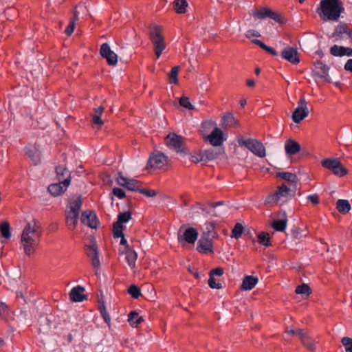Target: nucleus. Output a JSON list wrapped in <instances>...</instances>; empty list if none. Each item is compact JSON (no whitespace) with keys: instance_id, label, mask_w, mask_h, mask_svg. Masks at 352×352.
Masks as SVG:
<instances>
[{"instance_id":"1","label":"nucleus","mask_w":352,"mask_h":352,"mask_svg":"<svg viewBox=\"0 0 352 352\" xmlns=\"http://www.w3.org/2000/svg\"><path fill=\"white\" fill-rule=\"evenodd\" d=\"M42 232L40 223L34 219L25 226L21 236V245L26 256H31L35 254L40 244Z\"/></svg>"},{"instance_id":"2","label":"nucleus","mask_w":352,"mask_h":352,"mask_svg":"<svg viewBox=\"0 0 352 352\" xmlns=\"http://www.w3.org/2000/svg\"><path fill=\"white\" fill-rule=\"evenodd\" d=\"M322 12L325 20L336 21L344 11L340 0H322L320 2Z\"/></svg>"},{"instance_id":"3","label":"nucleus","mask_w":352,"mask_h":352,"mask_svg":"<svg viewBox=\"0 0 352 352\" xmlns=\"http://www.w3.org/2000/svg\"><path fill=\"white\" fill-rule=\"evenodd\" d=\"M149 38L153 45L155 54L157 58H159L166 48V43L162 27L157 25L151 26Z\"/></svg>"},{"instance_id":"4","label":"nucleus","mask_w":352,"mask_h":352,"mask_svg":"<svg viewBox=\"0 0 352 352\" xmlns=\"http://www.w3.org/2000/svg\"><path fill=\"white\" fill-rule=\"evenodd\" d=\"M323 168L331 170L338 177H343L348 173V170L338 158H326L321 162Z\"/></svg>"},{"instance_id":"5","label":"nucleus","mask_w":352,"mask_h":352,"mask_svg":"<svg viewBox=\"0 0 352 352\" xmlns=\"http://www.w3.org/2000/svg\"><path fill=\"white\" fill-rule=\"evenodd\" d=\"M238 142L240 146H244L252 153L259 157H263L266 155L264 145L260 141H258L256 139L241 138Z\"/></svg>"},{"instance_id":"6","label":"nucleus","mask_w":352,"mask_h":352,"mask_svg":"<svg viewBox=\"0 0 352 352\" xmlns=\"http://www.w3.org/2000/svg\"><path fill=\"white\" fill-rule=\"evenodd\" d=\"M290 192V188L285 184H282L277 189L270 193L266 197L265 203L271 206L278 204V201L286 199Z\"/></svg>"},{"instance_id":"7","label":"nucleus","mask_w":352,"mask_h":352,"mask_svg":"<svg viewBox=\"0 0 352 352\" xmlns=\"http://www.w3.org/2000/svg\"><path fill=\"white\" fill-rule=\"evenodd\" d=\"M164 142L168 148L175 151L177 153H186L184 142L182 136L177 135L174 133H169L165 138Z\"/></svg>"},{"instance_id":"8","label":"nucleus","mask_w":352,"mask_h":352,"mask_svg":"<svg viewBox=\"0 0 352 352\" xmlns=\"http://www.w3.org/2000/svg\"><path fill=\"white\" fill-rule=\"evenodd\" d=\"M132 217V213L130 211L121 212L118 215V220L113 225V234L114 238H119L122 236V232L125 228L123 223H127Z\"/></svg>"},{"instance_id":"9","label":"nucleus","mask_w":352,"mask_h":352,"mask_svg":"<svg viewBox=\"0 0 352 352\" xmlns=\"http://www.w3.org/2000/svg\"><path fill=\"white\" fill-rule=\"evenodd\" d=\"M309 114L307 102L304 98L298 102V107L295 109L292 115L293 121L295 123H300Z\"/></svg>"},{"instance_id":"10","label":"nucleus","mask_w":352,"mask_h":352,"mask_svg":"<svg viewBox=\"0 0 352 352\" xmlns=\"http://www.w3.org/2000/svg\"><path fill=\"white\" fill-rule=\"evenodd\" d=\"M168 164V157L164 153L157 152L152 154L148 160V166L152 168H162Z\"/></svg>"},{"instance_id":"11","label":"nucleus","mask_w":352,"mask_h":352,"mask_svg":"<svg viewBox=\"0 0 352 352\" xmlns=\"http://www.w3.org/2000/svg\"><path fill=\"white\" fill-rule=\"evenodd\" d=\"M117 182L120 186L131 191L139 192V190H140V187L142 186L140 182L133 179L126 178L122 175H119L118 177Z\"/></svg>"},{"instance_id":"12","label":"nucleus","mask_w":352,"mask_h":352,"mask_svg":"<svg viewBox=\"0 0 352 352\" xmlns=\"http://www.w3.org/2000/svg\"><path fill=\"white\" fill-rule=\"evenodd\" d=\"M100 54L101 56L107 60L109 65H115L118 62V56L113 52L107 43H103L100 46Z\"/></svg>"},{"instance_id":"13","label":"nucleus","mask_w":352,"mask_h":352,"mask_svg":"<svg viewBox=\"0 0 352 352\" xmlns=\"http://www.w3.org/2000/svg\"><path fill=\"white\" fill-rule=\"evenodd\" d=\"M197 250L201 254L213 252V239L201 236L197 243Z\"/></svg>"},{"instance_id":"14","label":"nucleus","mask_w":352,"mask_h":352,"mask_svg":"<svg viewBox=\"0 0 352 352\" xmlns=\"http://www.w3.org/2000/svg\"><path fill=\"white\" fill-rule=\"evenodd\" d=\"M182 226L178 232V241H184L188 243L193 244L197 239L198 232L193 228H187L182 235L180 234L181 230L183 228Z\"/></svg>"},{"instance_id":"15","label":"nucleus","mask_w":352,"mask_h":352,"mask_svg":"<svg viewBox=\"0 0 352 352\" xmlns=\"http://www.w3.org/2000/svg\"><path fill=\"white\" fill-rule=\"evenodd\" d=\"M87 254L91 259V265L97 271L100 265L97 245L95 243H93L90 245H87Z\"/></svg>"},{"instance_id":"16","label":"nucleus","mask_w":352,"mask_h":352,"mask_svg":"<svg viewBox=\"0 0 352 352\" xmlns=\"http://www.w3.org/2000/svg\"><path fill=\"white\" fill-rule=\"evenodd\" d=\"M281 56L292 64L297 65L300 63L298 52L293 47H285L281 52Z\"/></svg>"},{"instance_id":"17","label":"nucleus","mask_w":352,"mask_h":352,"mask_svg":"<svg viewBox=\"0 0 352 352\" xmlns=\"http://www.w3.org/2000/svg\"><path fill=\"white\" fill-rule=\"evenodd\" d=\"M69 186V181L64 179V182H58L56 184H52L48 186L49 192L54 197L61 195L64 193Z\"/></svg>"},{"instance_id":"18","label":"nucleus","mask_w":352,"mask_h":352,"mask_svg":"<svg viewBox=\"0 0 352 352\" xmlns=\"http://www.w3.org/2000/svg\"><path fill=\"white\" fill-rule=\"evenodd\" d=\"M206 140L214 146L221 145L223 141L221 129L218 127H214L211 133L206 137Z\"/></svg>"},{"instance_id":"19","label":"nucleus","mask_w":352,"mask_h":352,"mask_svg":"<svg viewBox=\"0 0 352 352\" xmlns=\"http://www.w3.org/2000/svg\"><path fill=\"white\" fill-rule=\"evenodd\" d=\"M81 222L88 226L91 228H96L97 227V217L94 212L92 211H85L81 214Z\"/></svg>"},{"instance_id":"20","label":"nucleus","mask_w":352,"mask_h":352,"mask_svg":"<svg viewBox=\"0 0 352 352\" xmlns=\"http://www.w3.org/2000/svg\"><path fill=\"white\" fill-rule=\"evenodd\" d=\"M297 336L305 347L309 351H313L314 349V341L307 335V332L303 329H297Z\"/></svg>"},{"instance_id":"21","label":"nucleus","mask_w":352,"mask_h":352,"mask_svg":"<svg viewBox=\"0 0 352 352\" xmlns=\"http://www.w3.org/2000/svg\"><path fill=\"white\" fill-rule=\"evenodd\" d=\"M334 36L339 38H343V34H346L352 43V27L350 28L346 23H341L336 28Z\"/></svg>"},{"instance_id":"22","label":"nucleus","mask_w":352,"mask_h":352,"mask_svg":"<svg viewBox=\"0 0 352 352\" xmlns=\"http://www.w3.org/2000/svg\"><path fill=\"white\" fill-rule=\"evenodd\" d=\"M121 254H125L126 261L131 269L135 268V263L138 258V254L135 251L131 248H126V250H119Z\"/></svg>"},{"instance_id":"23","label":"nucleus","mask_w":352,"mask_h":352,"mask_svg":"<svg viewBox=\"0 0 352 352\" xmlns=\"http://www.w3.org/2000/svg\"><path fill=\"white\" fill-rule=\"evenodd\" d=\"M85 289L82 286H76L72 289L69 298L70 300L73 302H82L85 299H86L85 295H84L83 292Z\"/></svg>"},{"instance_id":"24","label":"nucleus","mask_w":352,"mask_h":352,"mask_svg":"<svg viewBox=\"0 0 352 352\" xmlns=\"http://www.w3.org/2000/svg\"><path fill=\"white\" fill-rule=\"evenodd\" d=\"M300 144L292 139H289L285 142V150L288 155H296L300 151Z\"/></svg>"},{"instance_id":"25","label":"nucleus","mask_w":352,"mask_h":352,"mask_svg":"<svg viewBox=\"0 0 352 352\" xmlns=\"http://www.w3.org/2000/svg\"><path fill=\"white\" fill-rule=\"evenodd\" d=\"M104 109L103 107L99 106L94 109V112L91 114L92 124L94 125L98 126V128H101L104 124V122L101 119V116L104 112Z\"/></svg>"},{"instance_id":"26","label":"nucleus","mask_w":352,"mask_h":352,"mask_svg":"<svg viewBox=\"0 0 352 352\" xmlns=\"http://www.w3.org/2000/svg\"><path fill=\"white\" fill-rule=\"evenodd\" d=\"M201 236H204L205 237L212 239L217 237L215 224L212 222H206L205 224V228Z\"/></svg>"},{"instance_id":"27","label":"nucleus","mask_w":352,"mask_h":352,"mask_svg":"<svg viewBox=\"0 0 352 352\" xmlns=\"http://www.w3.org/2000/svg\"><path fill=\"white\" fill-rule=\"evenodd\" d=\"M56 177L58 182H64V179H68L71 182L70 173L69 170L63 165H59L56 168Z\"/></svg>"},{"instance_id":"28","label":"nucleus","mask_w":352,"mask_h":352,"mask_svg":"<svg viewBox=\"0 0 352 352\" xmlns=\"http://www.w3.org/2000/svg\"><path fill=\"white\" fill-rule=\"evenodd\" d=\"M258 283V278L253 276H246L244 277L241 288L243 290H251Z\"/></svg>"},{"instance_id":"29","label":"nucleus","mask_w":352,"mask_h":352,"mask_svg":"<svg viewBox=\"0 0 352 352\" xmlns=\"http://www.w3.org/2000/svg\"><path fill=\"white\" fill-rule=\"evenodd\" d=\"M202 152L205 163L208 162V161H211L216 159L221 154L220 149L216 148H208L202 151Z\"/></svg>"},{"instance_id":"30","label":"nucleus","mask_w":352,"mask_h":352,"mask_svg":"<svg viewBox=\"0 0 352 352\" xmlns=\"http://www.w3.org/2000/svg\"><path fill=\"white\" fill-rule=\"evenodd\" d=\"M314 67L316 70V73L319 77L323 78L326 75H327L328 72H329V67L327 65H326L322 61H320V60L316 61L314 63Z\"/></svg>"},{"instance_id":"31","label":"nucleus","mask_w":352,"mask_h":352,"mask_svg":"<svg viewBox=\"0 0 352 352\" xmlns=\"http://www.w3.org/2000/svg\"><path fill=\"white\" fill-rule=\"evenodd\" d=\"M128 321L131 327H137L144 321V319L136 311H131L128 315Z\"/></svg>"},{"instance_id":"32","label":"nucleus","mask_w":352,"mask_h":352,"mask_svg":"<svg viewBox=\"0 0 352 352\" xmlns=\"http://www.w3.org/2000/svg\"><path fill=\"white\" fill-rule=\"evenodd\" d=\"M81 206L82 199L80 197H78L69 202V210L68 211V212L79 215Z\"/></svg>"},{"instance_id":"33","label":"nucleus","mask_w":352,"mask_h":352,"mask_svg":"<svg viewBox=\"0 0 352 352\" xmlns=\"http://www.w3.org/2000/svg\"><path fill=\"white\" fill-rule=\"evenodd\" d=\"M336 209L340 213L346 214L351 210V205L347 200L338 199L336 202Z\"/></svg>"},{"instance_id":"34","label":"nucleus","mask_w":352,"mask_h":352,"mask_svg":"<svg viewBox=\"0 0 352 352\" xmlns=\"http://www.w3.org/2000/svg\"><path fill=\"white\" fill-rule=\"evenodd\" d=\"M188 2L186 0H175L173 2L174 10L177 14H184L186 11Z\"/></svg>"},{"instance_id":"35","label":"nucleus","mask_w":352,"mask_h":352,"mask_svg":"<svg viewBox=\"0 0 352 352\" xmlns=\"http://www.w3.org/2000/svg\"><path fill=\"white\" fill-rule=\"evenodd\" d=\"M78 214L67 212L66 217V222L68 228L71 230H74L78 223Z\"/></svg>"},{"instance_id":"36","label":"nucleus","mask_w":352,"mask_h":352,"mask_svg":"<svg viewBox=\"0 0 352 352\" xmlns=\"http://www.w3.org/2000/svg\"><path fill=\"white\" fill-rule=\"evenodd\" d=\"M276 176L292 183H296L297 181V176L292 173L289 172H278Z\"/></svg>"},{"instance_id":"37","label":"nucleus","mask_w":352,"mask_h":352,"mask_svg":"<svg viewBox=\"0 0 352 352\" xmlns=\"http://www.w3.org/2000/svg\"><path fill=\"white\" fill-rule=\"evenodd\" d=\"M223 121L226 126L236 127L239 126V121L234 118L232 113H228L223 116Z\"/></svg>"},{"instance_id":"38","label":"nucleus","mask_w":352,"mask_h":352,"mask_svg":"<svg viewBox=\"0 0 352 352\" xmlns=\"http://www.w3.org/2000/svg\"><path fill=\"white\" fill-rule=\"evenodd\" d=\"M270 13V8H261L260 9H254L252 10V15L254 17H256L259 19H263L266 17H268Z\"/></svg>"},{"instance_id":"39","label":"nucleus","mask_w":352,"mask_h":352,"mask_svg":"<svg viewBox=\"0 0 352 352\" xmlns=\"http://www.w3.org/2000/svg\"><path fill=\"white\" fill-rule=\"evenodd\" d=\"M78 20V13L76 11L74 13V18L70 21L69 23L68 24L67 27L66 28L65 30V33L67 36H71L72 33L74 32V30L76 27V21Z\"/></svg>"},{"instance_id":"40","label":"nucleus","mask_w":352,"mask_h":352,"mask_svg":"<svg viewBox=\"0 0 352 352\" xmlns=\"http://www.w3.org/2000/svg\"><path fill=\"white\" fill-rule=\"evenodd\" d=\"M179 66H175L171 69V71L168 74V81L170 84H178L177 76L179 71Z\"/></svg>"},{"instance_id":"41","label":"nucleus","mask_w":352,"mask_h":352,"mask_svg":"<svg viewBox=\"0 0 352 352\" xmlns=\"http://www.w3.org/2000/svg\"><path fill=\"white\" fill-rule=\"evenodd\" d=\"M287 221L286 219L275 220L273 221L272 226L276 231L283 232L286 228Z\"/></svg>"},{"instance_id":"42","label":"nucleus","mask_w":352,"mask_h":352,"mask_svg":"<svg viewBox=\"0 0 352 352\" xmlns=\"http://www.w3.org/2000/svg\"><path fill=\"white\" fill-rule=\"evenodd\" d=\"M258 242L266 247L270 246L271 242H270V237L268 233L262 232L258 234Z\"/></svg>"},{"instance_id":"43","label":"nucleus","mask_w":352,"mask_h":352,"mask_svg":"<svg viewBox=\"0 0 352 352\" xmlns=\"http://www.w3.org/2000/svg\"><path fill=\"white\" fill-rule=\"evenodd\" d=\"M98 309H99L100 313L102 318L104 319V322L107 324H109L110 321H111V318H110L108 312L107 311L105 305L103 301H102V302L100 301L98 302Z\"/></svg>"},{"instance_id":"44","label":"nucleus","mask_w":352,"mask_h":352,"mask_svg":"<svg viewBox=\"0 0 352 352\" xmlns=\"http://www.w3.org/2000/svg\"><path fill=\"white\" fill-rule=\"evenodd\" d=\"M330 54L333 56H345V47L334 45L330 48Z\"/></svg>"},{"instance_id":"45","label":"nucleus","mask_w":352,"mask_h":352,"mask_svg":"<svg viewBox=\"0 0 352 352\" xmlns=\"http://www.w3.org/2000/svg\"><path fill=\"white\" fill-rule=\"evenodd\" d=\"M0 231L3 237L9 239L11 236L10 224L7 221H4L0 225Z\"/></svg>"},{"instance_id":"46","label":"nucleus","mask_w":352,"mask_h":352,"mask_svg":"<svg viewBox=\"0 0 352 352\" xmlns=\"http://www.w3.org/2000/svg\"><path fill=\"white\" fill-rule=\"evenodd\" d=\"M243 229L241 223H236L232 230L231 237L236 239H239L243 232Z\"/></svg>"},{"instance_id":"47","label":"nucleus","mask_w":352,"mask_h":352,"mask_svg":"<svg viewBox=\"0 0 352 352\" xmlns=\"http://www.w3.org/2000/svg\"><path fill=\"white\" fill-rule=\"evenodd\" d=\"M268 18L273 19L276 23H285L286 22V20L284 16H282L280 13H278L276 12H274L270 9V13L268 15Z\"/></svg>"},{"instance_id":"48","label":"nucleus","mask_w":352,"mask_h":352,"mask_svg":"<svg viewBox=\"0 0 352 352\" xmlns=\"http://www.w3.org/2000/svg\"><path fill=\"white\" fill-rule=\"evenodd\" d=\"M295 292L298 294L309 296L311 294V288L307 284H302L296 287Z\"/></svg>"},{"instance_id":"49","label":"nucleus","mask_w":352,"mask_h":352,"mask_svg":"<svg viewBox=\"0 0 352 352\" xmlns=\"http://www.w3.org/2000/svg\"><path fill=\"white\" fill-rule=\"evenodd\" d=\"M128 292L134 298H138L141 294L140 289L135 285L129 286Z\"/></svg>"},{"instance_id":"50","label":"nucleus","mask_w":352,"mask_h":352,"mask_svg":"<svg viewBox=\"0 0 352 352\" xmlns=\"http://www.w3.org/2000/svg\"><path fill=\"white\" fill-rule=\"evenodd\" d=\"M179 104L188 109L192 110L194 109L193 105L190 103V100L188 97L182 96L179 99Z\"/></svg>"},{"instance_id":"51","label":"nucleus","mask_w":352,"mask_h":352,"mask_svg":"<svg viewBox=\"0 0 352 352\" xmlns=\"http://www.w3.org/2000/svg\"><path fill=\"white\" fill-rule=\"evenodd\" d=\"M341 342L345 347L346 352H352V338L344 337Z\"/></svg>"},{"instance_id":"52","label":"nucleus","mask_w":352,"mask_h":352,"mask_svg":"<svg viewBox=\"0 0 352 352\" xmlns=\"http://www.w3.org/2000/svg\"><path fill=\"white\" fill-rule=\"evenodd\" d=\"M191 161L194 163H199V162L205 163L202 151H199L198 153H194L191 156Z\"/></svg>"},{"instance_id":"53","label":"nucleus","mask_w":352,"mask_h":352,"mask_svg":"<svg viewBox=\"0 0 352 352\" xmlns=\"http://www.w3.org/2000/svg\"><path fill=\"white\" fill-rule=\"evenodd\" d=\"M139 192L148 197H153L157 195V192L155 190L148 188H142V186L140 187Z\"/></svg>"},{"instance_id":"54","label":"nucleus","mask_w":352,"mask_h":352,"mask_svg":"<svg viewBox=\"0 0 352 352\" xmlns=\"http://www.w3.org/2000/svg\"><path fill=\"white\" fill-rule=\"evenodd\" d=\"M208 285L212 289H220L222 287V285L221 283H217L216 281V279L214 278V276H210L208 280Z\"/></svg>"},{"instance_id":"55","label":"nucleus","mask_w":352,"mask_h":352,"mask_svg":"<svg viewBox=\"0 0 352 352\" xmlns=\"http://www.w3.org/2000/svg\"><path fill=\"white\" fill-rule=\"evenodd\" d=\"M113 194L118 199H123L126 197L124 191L120 188H113Z\"/></svg>"},{"instance_id":"56","label":"nucleus","mask_w":352,"mask_h":352,"mask_svg":"<svg viewBox=\"0 0 352 352\" xmlns=\"http://www.w3.org/2000/svg\"><path fill=\"white\" fill-rule=\"evenodd\" d=\"M307 199L309 201H311L314 205H317L320 202V198L317 194L310 195L307 196Z\"/></svg>"},{"instance_id":"57","label":"nucleus","mask_w":352,"mask_h":352,"mask_svg":"<svg viewBox=\"0 0 352 352\" xmlns=\"http://www.w3.org/2000/svg\"><path fill=\"white\" fill-rule=\"evenodd\" d=\"M223 274V269L222 267H217L215 269L212 270L210 272V276H221Z\"/></svg>"},{"instance_id":"58","label":"nucleus","mask_w":352,"mask_h":352,"mask_svg":"<svg viewBox=\"0 0 352 352\" xmlns=\"http://www.w3.org/2000/svg\"><path fill=\"white\" fill-rule=\"evenodd\" d=\"M245 36L250 38L251 37H259L261 36V34L257 31H255L254 30H250L247 31Z\"/></svg>"},{"instance_id":"59","label":"nucleus","mask_w":352,"mask_h":352,"mask_svg":"<svg viewBox=\"0 0 352 352\" xmlns=\"http://www.w3.org/2000/svg\"><path fill=\"white\" fill-rule=\"evenodd\" d=\"M120 237H121L120 245H124V248H123L122 250H126V248H131L129 247V245H128V243H127V241L124 238V235L123 234V232H122V236H120Z\"/></svg>"},{"instance_id":"60","label":"nucleus","mask_w":352,"mask_h":352,"mask_svg":"<svg viewBox=\"0 0 352 352\" xmlns=\"http://www.w3.org/2000/svg\"><path fill=\"white\" fill-rule=\"evenodd\" d=\"M263 50L268 52L269 54H272V56H277L278 54L276 51L270 46L265 45Z\"/></svg>"},{"instance_id":"61","label":"nucleus","mask_w":352,"mask_h":352,"mask_svg":"<svg viewBox=\"0 0 352 352\" xmlns=\"http://www.w3.org/2000/svg\"><path fill=\"white\" fill-rule=\"evenodd\" d=\"M344 69L352 72V59H349L344 65Z\"/></svg>"},{"instance_id":"62","label":"nucleus","mask_w":352,"mask_h":352,"mask_svg":"<svg viewBox=\"0 0 352 352\" xmlns=\"http://www.w3.org/2000/svg\"><path fill=\"white\" fill-rule=\"evenodd\" d=\"M252 43L258 46H259L261 48H262L263 50L264 49V47H265V44L264 43H263L260 40H258V39H254L252 40Z\"/></svg>"},{"instance_id":"63","label":"nucleus","mask_w":352,"mask_h":352,"mask_svg":"<svg viewBox=\"0 0 352 352\" xmlns=\"http://www.w3.org/2000/svg\"><path fill=\"white\" fill-rule=\"evenodd\" d=\"M246 85L250 87H254L255 85L254 80L252 79H248L246 80Z\"/></svg>"},{"instance_id":"64","label":"nucleus","mask_w":352,"mask_h":352,"mask_svg":"<svg viewBox=\"0 0 352 352\" xmlns=\"http://www.w3.org/2000/svg\"><path fill=\"white\" fill-rule=\"evenodd\" d=\"M345 56H352V48L345 47Z\"/></svg>"}]
</instances>
